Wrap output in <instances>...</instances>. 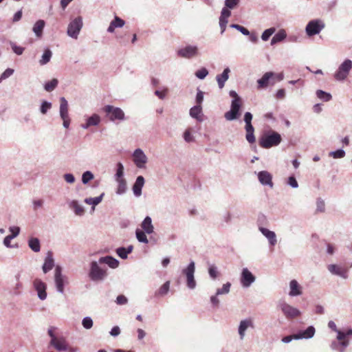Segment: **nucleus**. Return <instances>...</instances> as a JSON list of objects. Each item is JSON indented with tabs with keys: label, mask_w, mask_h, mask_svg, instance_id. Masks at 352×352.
I'll return each mask as SVG.
<instances>
[{
	"label": "nucleus",
	"mask_w": 352,
	"mask_h": 352,
	"mask_svg": "<svg viewBox=\"0 0 352 352\" xmlns=\"http://www.w3.org/2000/svg\"><path fill=\"white\" fill-rule=\"evenodd\" d=\"M280 135L275 131L265 133L259 140V145L264 148H269L278 145L281 142Z\"/></svg>",
	"instance_id": "nucleus-1"
},
{
	"label": "nucleus",
	"mask_w": 352,
	"mask_h": 352,
	"mask_svg": "<svg viewBox=\"0 0 352 352\" xmlns=\"http://www.w3.org/2000/svg\"><path fill=\"white\" fill-rule=\"evenodd\" d=\"M89 277L92 280L98 281L103 280L107 276L106 269L99 267L96 261H93L91 263Z\"/></svg>",
	"instance_id": "nucleus-2"
},
{
	"label": "nucleus",
	"mask_w": 352,
	"mask_h": 352,
	"mask_svg": "<svg viewBox=\"0 0 352 352\" xmlns=\"http://www.w3.org/2000/svg\"><path fill=\"white\" fill-rule=\"evenodd\" d=\"M103 111L107 113L111 121H115L116 120H123L124 119V113L119 107L106 105L103 108Z\"/></svg>",
	"instance_id": "nucleus-3"
},
{
	"label": "nucleus",
	"mask_w": 352,
	"mask_h": 352,
	"mask_svg": "<svg viewBox=\"0 0 352 352\" xmlns=\"http://www.w3.org/2000/svg\"><path fill=\"white\" fill-rule=\"evenodd\" d=\"M315 333V329L314 327L310 326L306 330L296 334L287 336L283 338L282 341L285 343L291 342L293 339L298 340L302 338H311Z\"/></svg>",
	"instance_id": "nucleus-4"
},
{
	"label": "nucleus",
	"mask_w": 352,
	"mask_h": 352,
	"mask_svg": "<svg viewBox=\"0 0 352 352\" xmlns=\"http://www.w3.org/2000/svg\"><path fill=\"white\" fill-rule=\"evenodd\" d=\"M352 67V61L345 60L339 67L338 72L335 74V78L338 80H344Z\"/></svg>",
	"instance_id": "nucleus-5"
},
{
	"label": "nucleus",
	"mask_w": 352,
	"mask_h": 352,
	"mask_svg": "<svg viewBox=\"0 0 352 352\" xmlns=\"http://www.w3.org/2000/svg\"><path fill=\"white\" fill-rule=\"evenodd\" d=\"M324 23L320 20H312L306 26V32L309 36L319 34L324 28Z\"/></svg>",
	"instance_id": "nucleus-6"
},
{
	"label": "nucleus",
	"mask_w": 352,
	"mask_h": 352,
	"mask_svg": "<svg viewBox=\"0 0 352 352\" xmlns=\"http://www.w3.org/2000/svg\"><path fill=\"white\" fill-rule=\"evenodd\" d=\"M82 26V19L77 17L70 22L67 28V34L69 36L76 38Z\"/></svg>",
	"instance_id": "nucleus-7"
},
{
	"label": "nucleus",
	"mask_w": 352,
	"mask_h": 352,
	"mask_svg": "<svg viewBox=\"0 0 352 352\" xmlns=\"http://www.w3.org/2000/svg\"><path fill=\"white\" fill-rule=\"evenodd\" d=\"M195 272V263L191 262L187 267V268L183 270V274L186 276L187 286L190 289H194L196 286V281L194 278Z\"/></svg>",
	"instance_id": "nucleus-8"
},
{
	"label": "nucleus",
	"mask_w": 352,
	"mask_h": 352,
	"mask_svg": "<svg viewBox=\"0 0 352 352\" xmlns=\"http://www.w3.org/2000/svg\"><path fill=\"white\" fill-rule=\"evenodd\" d=\"M279 306L283 314L287 319H293L300 315V311L298 309L285 302L280 303Z\"/></svg>",
	"instance_id": "nucleus-9"
},
{
	"label": "nucleus",
	"mask_w": 352,
	"mask_h": 352,
	"mask_svg": "<svg viewBox=\"0 0 352 352\" xmlns=\"http://www.w3.org/2000/svg\"><path fill=\"white\" fill-rule=\"evenodd\" d=\"M241 105V99H236L232 101L230 111L225 113V118L228 120H232L237 118Z\"/></svg>",
	"instance_id": "nucleus-10"
},
{
	"label": "nucleus",
	"mask_w": 352,
	"mask_h": 352,
	"mask_svg": "<svg viewBox=\"0 0 352 352\" xmlns=\"http://www.w3.org/2000/svg\"><path fill=\"white\" fill-rule=\"evenodd\" d=\"M352 336V329L346 332L338 331L337 339L340 341V348L338 349L340 352H344L345 348L349 344L347 336Z\"/></svg>",
	"instance_id": "nucleus-11"
},
{
	"label": "nucleus",
	"mask_w": 352,
	"mask_h": 352,
	"mask_svg": "<svg viewBox=\"0 0 352 352\" xmlns=\"http://www.w3.org/2000/svg\"><path fill=\"white\" fill-rule=\"evenodd\" d=\"M179 56L191 58L198 54V48L196 46L188 45L177 51Z\"/></svg>",
	"instance_id": "nucleus-12"
},
{
	"label": "nucleus",
	"mask_w": 352,
	"mask_h": 352,
	"mask_svg": "<svg viewBox=\"0 0 352 352\" xmlns=\"http://www.w3.org/2000/svg\"><path fill=\"white\" fill-rule=\"evenodd\" d=\"M133 162L137 167L140 168L144 167V165L147 162V157L141 149L138 148L134 151Z\"/></svg>",
	"instance_id": "nucleus-13"
},
{
	"label": "nucleus",
	"mask_w": 352,
	"mask_h": 352,
	"mask_svg": "<svg viewBox=\"0 0 352 352\" xmlns=\"http://www.w3.org/2000/svg\"><path fill=\"white\" fill-rule=\"evenodd\" d=\"M34 287L38 293V296L41 300H45L47 297L46 285L41 280L36 278L34 280Z\"/></svg>",
	"instance_id": "nucleus-14"
},
{
	"label": "nucleus",
	"mask_w": 352,
	"mask_h": 352,
	"mask_svg": "<svg viewBox=\"0 0 352 352\" xmlns=\"http://www.w3.org/2000/svg\"><path fill=\"white\" fill-rule=\"evenodd\" d=\"M255 280V276L247 269L244 268L241 273V282L243 287H249Z\"/></svg>",
	"instance_id": "nucleus-15"
},
{
	"label": "nucleus",
	"mask_w": 352,
	"mask_h": 352,
	"mask_svg": "<svg viewBox=\"0 0 352 352\" xmlns=\"http://www.w3.org/2000/svg\"><path fill=\"white\" fill-rule=\"evenodd\" d=\"M54 278L58 291L63 293L64 292L65 278L61 274V268L59 266H56L55 269Z\"/></svg>",
	"instance_id": "nucleus-16"
},
{
	"label": "nucleus",
	"mask_w": 352,
	"mask_h": 352,
	"mask_svg": "<svg viewBox=\"0 0 352 352\" xmlns=\"http://www.w3.org/2000/svg\"><path fill=\"white\" fill-rule=\"evenodd\" d=\"M231 12L228 8H223L221 10V16L219 17V25L221 29V33H223L226 28L228 23V19L230 16Z\"/></svg>",
	"instance_id": "nucleus-17"
},
{
	"label": "nucleus",
	"mask_w": 352,
	"mask_h": 352,
	"mask_svg": "<svg viewBox=\"0 0 352 352\" xmlns=\"http://www.w3.org/2000/svg\"><path fill=\"white\" fill-rule=\"evenodd\" d=\"M258 177L259 182L263 185H269L270 187L273 186L272 176L267 171L263 170L258 173Z\"/></svg>",
	"instance_id": "nucleus-18"
},
{
	"label": "nucleus",
	"mask_w": 352,
	"mask_h": 352,
	"mask_svg": "<svg viewBox=\"0 0 352 352\" xmlns=\"http://www.w3.org/2000/svg\"><path fill=\"white\" fill-rule=\"evenodd\" d=\"M50 344L58 351H65L67 349V344L63 338H56L51 340Z\"/></svg>",
	"instance_id": "nucleus-19"
},
{
	"label": "nucleus",
	"mask_w": 352,
	"mask_h": 352,
	"mask_svg": "<svg viewBox=\"0 0 352 352\" xmlns=\"http://www.w3.org/2000/svg\"><path fill=\"white\" fill-rule=\"evenodd\" d=\"M144 184V178L142 176H138L135 184L133 186V191L136 197H140L142 194V188Z\"/></svg>",
	"instance_id": "nucleus-20"
},
{
	"label": "nucleus",
	"mask_w": 352,
	"mask_h": 352,
	"mask_svg": "<svg viewBox=\"0 0 352 352\" xmlns=\"http://www.w3.org/2000/svg\"><path fill=\"white\" fill-rule=\"evenodd\" d=\"M259 230L261 233L269 240V242L272 245H274L276 243V237L274 232L270 231L265 228H260Z\"/></svg>",
	"instance_id": "nucleus-21"
},
{
	"label": "nucleus",
	"mask_w": 352,
	"mask_h": 352,
	"mask_svg": "<svg viewBox=\"0 0 352 352\" xmlns=\"http://www.w3.org/2000/svg\"><path fill=\"white\" fill-rule=\"evenodd\" d=\"M274 74L272 72H267L265 73L263 77L257 80L258 82V89L265 88L269 85L270 79L273 76Z\"/></svg>",
	"instance_id": "nucleus-22"
},
{
	"label": "nucleus",
	"mask_w": 352,
	"mask_h": 352,
	"mask_svg": "<svg viewBox=\"0 0 352 352\" xmlns=\"http://www.w3.org/2000/svg\"><path fill=\"white\" fill-rule=\"evenodd\" d=\"M124 23H125V22L124 20H122V19H120L118 16H116L114 20L111 22V23L107 29V31L109 32L112 33L114 32L116 28L123 27Z\"/></svg>",
	"instance_id": "nucleus-23"
},
{
	"label": "nucleus",
	"mask_w": 352,
	"mask_h": 352,
	"mask_svg": "<svg viewBox=\"0 0 352 352\" xmlns=\"http://www.w3.org/2000/svg\"><path fill=\"white\" fill-rule=\"evenodd\" d=\"M248 327H253V323L251 319L244 320L241 321L239 327V333L241 339H243L245 336V331Z\"/></svg>",
	"instance_id": "nucleus-24"
},
{
	"label": "nucleus",
	"mask_w": 352,
	"mask_h": 352,
	"mask_svg": "<svg viewBox=\"0 0 352 352\" xmlns=\"http://www.w3.org/2000/svg\"><path fill=\"white\" fill-rule=\"evenodd\" d=\"M99 263L107 264L111 268H116L119 265V261L111 256L101 257Z\"/></svg>",
	"instance_id": "nucleus-25"
},
{
	"label": "nucleus",
	"mask_w": 352,
	"mask_h": 352,
	"mask_svg": "<svg viewBox=\"0 0 352 352\" xmlns=\"http://www.w3.org/2000/svg\"><path fill=\"white\" fill-rule=\"evenodd\" d=\"M54 267V259L52 258V254L49 252L47 256L45 258V263L43 265V270L44 273H47L50 271Z\"/></svg>",
	"instance_id": "nucleus-26"
},
{
	"label": "nucleus",
	"mask_w": 352,
	"mask_h": 352,
	"mask_svg": "<svg viewBox=\"0 0 352 352\" xmlns=\"http://www.w3.org/2000/svg\"><path fill=\"white\" fill-rule=\"evenodd\" d=\"M289 295L292 296H298L302 294L301 287L296 280H292L289 284Z\"/></svg>",
	"instance_id": "nucleus-27"
},
{
	"label": "nucleus",
	"mask_w": 352,
	"mask_h": 352,
	"mask_svg": "<svg viewBox=\"0 0 352 352\" xmlns=\"http://www.w3.org/2000/svg\"><path fill=\"white\" fill-rule=\"evenodd\" d=\"M230 72V70L229 68H226L221 75L217 76V80L220 89H222L224 87L225 82L228 79V74Z\"/></svg>",
	"instance_id": "nucleus-28"
},
{
	"label": "nucleus",
	"mask_w": 352,
	"mask_h": 352,
	"mask_svg": "<svg viewBox=\"0 0 352 352\" xmlns=\"http://www.w3.org/2000/svg\"><path fill=\"white\" fill-rule=\"evenodd\" d=\"M142 228L147 234H151L153 232V226L151 217H146L142 223Z\"/></svg>",
	"instance_id": "nucleus-29"
},
{
	"label": "nucleus",
	"mask_w": 352,
	"mask_h": 352,
	"mask_svg": "<svg viewBox=\"0 0 352 352\" xmlns=\"http://www.w3.org/2000/svg\"><path fill=\"white\" fill-rule=\"evenodd\" d=\"M100 121V116L97 114H94L87 120L86 124L85 125H82V127L87 129L91 126L98 125Z\"/></svg>",
	"instance_id": "nucleus-30"
},
{
	"label": "nucleus",
	"mask_w": 352,
	"mask_h": 352,
	"mask_svg": "<svg viewBox=\"0 0 352 352\" xmlns=\"http://www.w3.org/2000/svg\"><path fill=\"white\" fill-rule=\"evenodd\" d=\"M45 24V23L43 20H38L34 24L33 31L38 37H41L42 36Z\"/></svg>",
	"instance_id": "nucleus-31"
},
{
	"label": "nucleus",
	"mask_w": 352,
	"mask_h": 352,
	"mask_svg": "<svg viewBox=\"0 0 352 352\" xmlns=\"http://www.w3.org/2000/svg\"><path fill=\"white\" fill-rule=\"evenodd\" d=\"M202 108L201 105L197 104L190 109V115L191 117L196 118L197 120H201V113Z\"/></svg>",
	"instance_id": "nucleus-32"
},
{
	"label": "nucleus",
	"mask_w": 352,
	"mask_h": 352,
	"mask_svg": "<svg viewBox=\"0 0 352 352\" xmlns=\"http://www.w3.org/2000/svg\"><path fill=\"white\" fill-rule=\"evenodd\" d=\"M170 288V281H166L164 283L158 290L155 292V296H162L166 295Z\"/></svg>",
	"instance_id": "nucleus-33"
},
{
	"label": "nucleus",
	"mask_w": 352,
	"mask_h": 352,
	"mask_svg": "<svg viewBox=\"0 0 352 352\" xmlns=\"http://www.w3.org/2000/svg\"><path fill=\"white\" fill-rule=\"evenodd\" d=\"M60 117L69 116L67 101L63 97L60 98Z\"/></svg>",
	"instance_id": "nucleus-34"
},
{
	"label": "nucleus",
	"mask_w": 352,
	"mask_h": 352,
	"mask_svg": "<svg viewBox=\"0 0 352 352\" xmlns=\"http://www.w3.org/2000/svg\"><path fill=\"white\" fill-rule=\"evenodd\" d=\"M29 247L35 252L40 251L41 246L39 240L37 238H31L28 241Z\"/></svg>",
	"instance_id": "nucleus-35"
},
{
	"label": "nucleus",
	"mask_w": 352,
	"mask_h": 352,
	"mask_svg": "<svg viewBox=\"0 0 352 352\" xmlns=\"http://www.w3.org/2000/svg\"><path fill=\"white\" fill-rule=\"evenodd\" d=\"M287 34L285 30H281L278 31L272 38L271 41V44L274 45L276 43L282 41L285 37Z\"/></svg>",
	"instance_id": "nucleus-36"
},
{
	"label": "nucleus",
	"mask_w": 352,
	"mask_h": 352,
	"mask_svg": "<svg viewBox=\"0 0 352 352\" xmlns=\"http://www.w3.org/2000/svg\"><path fill=\"white\" fill-rule=\"evenodd\" d=\"M328 269H329V270L331 273L335 274H338V275H340V276H342L346 278V276L344 275V274H346V272H344L338 265H329L328 266Z\"/></svg>",
	"instance_id": "nucleus-37"
},
{
	"label": "nucleus",
	"mask_w": 352,
	"mask_h": 352,
	"mask_svg": "<svg viewBox=\"0 0 352 352\" xmlns=\"http://www.w3.org/2000/svg\"><path fill=\"white\" fill-rule=\"evenodd\" d=\"M116 181L118 183L117 193L118 194L124 193L126 189V180L124 179H116Z\"/></svg>",
	"instance_id": "nucleus-38"
},
{
	"label": "nucleus",
	"mask_w": 352,
	"mask_h": 352,
	"mask_svg": "<svg viewBox=\"0 0 352 352\" xmlns=\"http://www.w3.org/2000/svg\"><path fill=\"white\" fill-rule=\"evenodd\" d=\"M51 57L52 52L49 49L45 50L42 56V58L39 61L40 64L41 65L47 64L50 60Z\"/></svg>",
	"instance_id": "nucleus-39"
},
{
	"label": "nucleus",
	"mask_w": 352,
	"mask_h": 352,
	"mask_svg": "<svg viewBox=\"0 0 352 352\" xmlns=\"http://www.w3.org/2000/svg\"><path fill=\"white\" fill-rule=\"evenodd\" d=\"M58 82V81L56 78H53L52 80L45 83V89L49 92L53 91L56 87Z\"/></svg>",
	"instance_id": "nucleus-40"
},
{
	"label": "nucleus",
	"mask_w": 352,
	"mask_h": 352,
	"mask_svg": "<svg viewBox=\"0 0 352 352\" xmlns=\"http://www.w3.org/2000/svg\"><path fill=\"white\" fill-rule=\"evenodd\" d=\"M102 196H103V194H102L99 197H96L94 198H91V197L87 198V199H85V203H87L88 204L93 205L94 206H95L101 202Z\"/></svg>",
	"instance_id": "nucleus-41"
},
{
	"label": "nucleus",
	"mask_w": 352,
	"mask_h": 352,
	"mask_svg": "<svg viewBox=\"0 0 352 352\" xmlns=\"http://www.w3.org/2000/svg\"><path fill=\"white\" fill-rule=\"evenodd\" d=\"M136 237L140 242L145 243H148V239H147L146 235L144 231L137 230H136Z\"/></svg>",
	"instance_id": "nucleus-42"
},
{
	"label": "nucleus",
	"mask_w": 352,
	"mask_h": 352,
	"mask_svg": "<svg viewBox=\"0 0 352 352\" xmlns=\"http://www.w3.org/2000/svg\"><path fill=\"white\" fill-rule=\"evenodd\" d=\"M72 206L77 215H82L84 213L83 208L80 206L76 201H73Z\"/></svg>",
	"instance_id": "nucleus-43"
},
{
	"label": "nucleus",
	"mask_w": 352,
	"mask_h": 352,
	"mask_svg": "<svg viewBox=\"0 0 352 352\" xmlns=\"http://www.w3.org/2000/svg\"><path fill=\"white\" fill-rule=\"evenodd\" d=\"M317 96L324 101H329L331 98V96L330 94L324 92L322 90H318L316 92Z\"/></svg>",
	"instance_id": "nucleus-44"
},
{
	"label": "nucleus",
	"mask_w": 352,
	"mask_h": 352,
	"mask_svg": "<svg viewBox=\"0 0 352 352\" xmlns=\"http://www.w3.org/2000/svg\"><path fill=\"white\" fill-rule=\"evenodd\" d=\"M124 175V166L121 162H118L117 164V171L116 174V179H124L123 178Z\"/></svg>",
	"instance_id": "nucleus-45"
},
{
	"label": "nucleus",
	"mask_w": 352,
	"mask_h": 352,
	"mask_svg": "<svg viewBox=\"0 0 352 352\" xmlns=\"http://www.w3.org/2000/svg\"><path fill=\"white\" fill-rule=\"evenodd\" d=\"M275 28H272L267 30H265L262 34L261 38L263 41H267L269 38L274 33Z\"/></svg>",
	"instance_id": "nucleus-46"
},
{
	"label": "nucleus",
	"mask_w": 352,
	"mask_h": 352,
	"mask_svg": "<svg viewBox=\"0 0 352 352\" xmlns=\"http://www.w3.org/2000/svg\"><path fill=\"white\" fill-rule=\"evenodd\" d=\"M82 326L87 329H89L93 326V320L89 317H85L82 322Z\"/></svg>",
	"instance_id": "nucleus-47"
},
{
	"label": "nucleus",
	"mask_w": 352,
	"mask_h": 352,
	"mask_svg": "<svg viewBox=\"0 0 352 352\" xmlns=\"http://www.w3.org/2000/svg\"><path fill=\"white\" fill-rule=\"evenodd\" d=\"M230 286H231V285L230 283H227L224 284L221 289H219L217 290V295L228 293L230 291Z\"/></svg>",
	"instance_id": "nucleus-48"
},
{
	"label": "nucleus",
	"mask_w": 352,
	"mask_h": 352,
	"mask_svg": "<svg viewBox=\"0 0 352 352\" xmlns=\"http://www.w3.org/2000/svg\"><path fill=\"white\" fill-rule=\"evenodd\" d=\"M94 178L93 174L89 171H86L82 174V181L84 184H87Z\"/></svg>",
	"instance_id": "nucleus-49"
},
{
	"label": "nucleus",
	"mask_w": 352,
	"mask_h": 352,
	"mask_svg": "<svg viewBox=\"0 0 352 352\" xmlns=\"http://www.w3.org/2000/svg\"><path fill=\"white\" fill-rule=\"evenodd\" d=\"M208 74L206 68H202L195 72V76L199 79H204Z\"/></svg>",
	"instance_id": "nucleus-50"
},
{
	"label": "nucleus",
	"mask_w": 352,
	"mask_h": 352,
	"mask_svg": "<svg viewBox=\"0 0 352 352\" xmlns=\"http://www.w3.org/2000/svg\"><path fill=\"white\" fill-rule=\"evenodd\" d=\"M239 2V0H226L225 5L226 8L230 9H233L236 7Z\"/></svg>",
	"instance_id": "nucleus-51"
},
{
	"label": "nucleus",
	"mask_w": 352,
	"mask_h": 352,
	"mask_svg": "<svg viewBox=\"0 0 352 352\" xmlns=\"http://www.w3.org/2000/svg\"><path fill=\"white\" fill-rule=\"evenodd\" d=\"M231 27L234 28H235V29H236L238 30H239L244 35H249L250 34V32H249L248 30L246 29L245 28L240 25L232 24V25H231Z\"/></svg>",
	"instance_id": "nucleus-52"
},
{
	"label": "nucleus",
	"mask_w": 352,
	"mask_h": 352,
	"mask_svg": "<svg viewBox=\"0 0 352 352\" xmlns=\"http://www.w3.org/2000/svg\"><path fill=\"white\" fill-rule=\"evenodd\" d=\"M14 73V69L8 68L4 71V72L1 74L0 77V82L4 79H6L7 78L12 76Z\"/></svg>",
	"instance_id": "nucleus-53"
},
{
	"label": "nucleus",
	"mask_w": 352,
	"mask_h": 352,
	"mask_svg": "<svg viewBox=\"0 0 352 352\" xmlns=\"http://www.w3.org/2000/svg\"><path fill=\"white\" fill-rule=\"evenodd\" d=\"M51 107H52V104L50 102L44 101L42 103L41 107V112L43 114H45L47 113V111H48V109H50L51 108Z\"/></svg>",
	"instance_id": "nucleus-54"
},
{
	"label": "nucleus",
	"mask_w": 352,
	"mask_h": 352,
	"mask_svg": "<svg viewBox=\"0 0 352 352\" xmlns=\"http://www.w3.org/2000/svg\"><path fill=\"white\" fill-rule=\"evenodd\" d=\"M118 256L122 258H126L128 254L126 253V249L125 248H119L116 250Z\"/></svg>",
	"instance_id": "nucleus-55"
},
{
	"label": "nucleus",
	"mask_w": 352,
	"mask_h": 352,
	"mask_svg": "<svg viewBox=\"0 0 352 352\" xmlns=\"http://www.w3.org/2000/svg\"><path fill=\"white\" fill-rule=\"evenodd\" d=\"M128 302L127 298L124 295H119L116 298V303L120 305H125Z\"/></svg>",
	"instance_id": "nucleus-56"
},
{
	"label": "nucleus",
	"mask_w": 352,
	"mask_h": 352,
	"mask_svg": "<svg viewBox=\"0 0 352 352\" xmlns=\"http://www.w3.org/2000/svg\"><path fill=\"white\" fill-rule=\"evenodd\" d=\"M208 272L211 278H212L213 279L216 278L218 276L217 267L214 265H211L209 267Z\"/></svg>",
	"instance_id": "nucleus-57"
},
{
	"label": "nucleus",
	"mask_w": 352,
	"mask_h": 352,
	"mask_svg": "<svg viewBox=\"0 0 352 352\" xmlns=\"http://www.w3.org/2000/svg\"><path fill=\"white\" fill-rule=\"evenodd\" d=\"M12 49L14 51V52L18 55L22 54L24 51V47L17 46L15 44L12 45Z\"/></svg>",
	"instance_id": "nucleus-58"
},
{
	"label": "nucleus",
	"mask_w": 352,
	"mask_h": 352,
	"mask_svg": "<svg viewBox=\"0 0 352 352\" xmlns=\"http://www.w3.org/2000/svg\"><path fill=\"white\" fill-rule=\"evenodd\" d=\"M10 231L12 232L10 236H12V238H14L19 234L20 228L16 226L10 227Z\"/></svg>",
	"instance_id": "nucleus-59"
},
{
	"label": "nucleus",
	"mask_w": 352,
	"mask_h": 352,
	"mask_svg": "<svg viewBox=\"0 0 352 352\" xmlns=\"http://www.w3.org/2000/svg\"><path fill=\"white\" fill-rule=\"evenodd\" d=\"M246 140L250 143L255 142V137L254 135V131L246 132Z\"/></svg>",
	"instance_id": "nucleus-60"
},
{
	"label": "nucleus",
	"mask_w": 352,
	"mask_h": 352,
	"mask_svg": "<svg viewBox=\"0 0 352 352\" xmlns=\"http://www.w3.org/2000/svg\"><path fill=\"white\" fill-rule=\"evenodd\" d=\"M332 155L334 158H342V157H344L345 152L343 150L339 149L335 152H333Z\"/></svg>",
	"instance_id": "nucleus-61"
},
{
	"label": "nucleus",
	"mask_w": 352,
	"mask_h": 352,
	"mask_svg": "<svg viewBox=\"0 0 352 352\" xmlns=\"http://www.w3.org/2000/svg\"><path fill=\"white\" fill-rule=\"evenodd\" d=\"M184 140L188 142L192 141L193 138H192V136L191 135V132L189 129L186 130V131L184 132Z\"/></svg>",
	"instance_id": "nucleus-62"
},
{
	"label": "nucleus",
	"mask_w": 352,
	"mask_h": 352,
	"mask_svg": "<svg viewBox=\"0 0 352 352\" xmlns=\"http://www.w3.org/2000/svg\"><path fill=\"white\" fill-rule=\"evenodd\" d=\"M168 89H164L162 91L156 90L155 94L158 96L160 99H163L167 94Z\"/></svg>",
	"instance_id": "nucleus-63"
},
{
	"label": "nucleus",
	"mask_w": 352,
	"mask_h": 352,
	"mask_svg": "<svg viewBox=\"0 0 352 352\" xmlns=\"http://www.w3.org/2000/svg\"><path fill=\"white\" fill-rule=\"evenodd\" d=\"M204 100V93L201 91H199L196 96V102L198 105H201Z\"/></svg>",
	"instance_id": "nucleus-64"
}]
</instances>
